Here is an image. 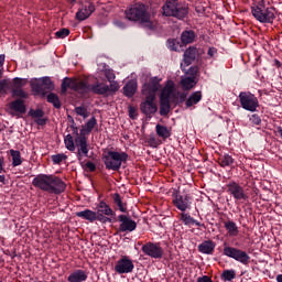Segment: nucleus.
I'll return each instance as SVG.
<instances>
[{"instance_id": "54", "label": "nucleus", "mask_w": 282, "mask_h": 282, "mask_svg": "<svg viewBox=\"0 0 282 282\" xmlns=\"http://www.w3.org/2000/svg\"><path fill=\"white\" fill-rule=\"evenodd\" d=\"M6 63V55H0V77L3 76V64Z\"/></svg>"}, {"instance_id": "4", "label": "nucleus", "mask_w": 282, "mask_h": 282, "mask_svg": "<svg viewBox=\"0 0 282 282\" xmlns=\"http://www.w3.org/2000/svg\"><path fill=\"white\" fill-rule=\"evenodd\" d=\"M252 15L260 23H274L276 19V9L270 6V2L260 0L256 6L251 7Z\"/></svg>"}, {"instance_id": "55", "label": "nucleus", "mask_w": 282, "mask_h": 282, "mask_svg": "<svg viewBox=\"0 0 282 282\" xmlns=\"http://www.w3.org/2000/svg\"><path fill=\"white\" fill-rule=\"evenodd\" d=\"M35 122L39 127H45V124H47V119L41 117L39 119H35Z\"/></svg>"}, {"instance_id": "16", "label": "nucleus", "mask_w": 282, "mask_h": 282, "mask_svg": "<svg viewBox=\"0 0 282 282\" xmlns=\"http://www.w3.org/2000/svg\"><path fill=\"white\" fill-rule=\"evenodd\" d=\"M66 188L67 184H65L63 178L51 175L47 193H52L53 195H61V193H65Z\"/></svg>"}, {"instance_id": "25", "label": "nucleus", "mask_w": 282, "mask_h": 282, "mask_svg": "<svg viewBox=\"0 0 282 282\" xmlns=\"http://www.w3.org/2000/svg\"><path fill=\"white\" fill-rule=\"evenodd\" d=\"M67 281L68 282H85V281H87V272L83 271L80 269H77L68 275Z\"/></svg>"}, {"instance_id": "2", "label": "nucleus", "mask_w": 282, "mask_h": 282, "mask_svg": "<svg viewBox=\"0 0 282 282\" xmlns=\"http://www.w3.org/2000/svg\"><path fill=\"white\" fill-rule=\"evenodd\" d=\"M124 17L132 23H139L141 28L153 30V21H151V12H149V6L142 2L130 4L124 11Z\"/></svg>"}, {"instance_id": "18", "label": "nucleus", "mask_w": 282, "mask_h": 282, "mask_svg": "<svg viewBox=\"0 0 282 282\" xmlns=\"http://www.w3.org/2000/svg\"><path fill=\"white\" fill-rule=\"evenodd\" d=\"M133 268H135V265H133V261L127 256L121 257L115 265V270L119 274H129L130 272H133Z\"/></svg>"}, {"instance_id": "61", "label": "nucleus", "mask_w": 282, "mask_h": 282, "mask_svg": "<svg viewBox=\"0 0 282 282\" xmlns=\"http://www.w3.org/2000/svg\"><path fill=\"white\" fill-rule=\"evenodd\" d=\"M116 25H117L118 28H121V30H124V29L127 28V24H124V22H122V21H117V22H116Z\"/></svg>"}, {"instance_id": "42", "label": "nucleus", "mask_w": 282, "mask_h": 282, "mask_svg": "<svg viewBox=\"0 0 282 282\" xmlns=\"http://www.w3.org/2000/svg\"><path fill=\"white\" fill-rule=\"evenodd\" d=\"M223 281H232L237 279V272L235 270H225L221 273Z\"/></svg>"}, {"instance_id": "51", "label": "nucleus", "mask_w": 282, "mask_h": 282, "mask_svg": "<svg viewBox=\"0 0 282 282\" xmlns=\"http://www.w3.org/2000/svg\"><path fill=\"white\" fill-rule=\"evenodd\" d=\"M128 111L129 118H131V120H135V118H138V110L135 109V107L129 106Z\"/></svg>"}, {"instance_id": "46", "label": "nucleus", "mask_w": 282, "mask_h": 282, "mask_svg": "<svg viewBox=\"0 0 282 282\" xmlns=\"http://www.w3.org/2000/svg\"><path fill=\"white\" fill-rule=\"evenodd\" d=\"M75 113H77V116H82V118H89V111H87L85 106L75 107Z\"/></svg>"}, {"instance_id": "50", "label": "nucleus", "mask_w": 282, "mask_h": 282, "mask_svg": "<svg viewBox=\"0 0 282 282\" xmlns=\"http://www.w3.org/2000/svg\"><path fill=\"white\" fill-rule=\"evenodd\" d=\"M105 76H106L108 83L116 80V73H113V69H106Z\"/></svg>"}, {"instance_id": "45", "label": "nucleus", "mask_w": 282, "mask_h": 282, "mask_svg": "<svg viewBox=\"0 0 282 282\" xmlns=\"http://www.w3.org/2000/svg\"><path fill=\"white\" fill-rule=\"evenodd\" d=\"M29 116H31V118H35L36 120H39V118H43V116H45V111H43V109L40 108H37L36 110L30 109Z\"/></svg>"}, {"instance_id": "26", "label": "nucleus", "mask_w": 282, "mask_h": 282, "mask_svg": "<svg viewBox=\"0 0 282 282\" xmlns=\"http://www.w3.org/2000/svg\"><path fill=\"white\" fill-rule=\"evenodd\" d=\"M135 91H138V83L134 80H130L123 86V96L127 98H133Z\"/></svg>"}, {"instance_id": "48", "label": "nucleus", "mask_w": 282, "mask_h": 282, "mask_svg": "<svg viewBox=\"0 0 282 282\" xmlns=\"http://www.w3.org/2000/svg\"><path fill=\"white\" fill-rule=\"evenodd\" d=\"M167 47L172 52H177V47H180V42L176 40H167Z\"/></svg>"}, {"instance_id": "10", "label": "nucleus", "mask_w": 282, "mask_h": 282, "mask_svg": "<svg viewBox=\"0 0 282 282\" xmlns=\"http://www.w3.org/2000/svg\"><path fill=\"white\" fill-rule=\"evenodd\" d=\"M223 253L225 257H229V259H235V261L242 263V265H248V263H250V256L241 249L225 246Z\"/></svg>"}, {"instance_id": "3", "label": "nucleus", "mask_w": 282, "mask_h": 282, "mask_svg": "<svg viewBox=\"0 0 282 282\" xmlns=\"http://www.w3.org/2000/svg\"><path fill=\"white\" fill-rule=\"evenodd\" d=\"M161 14L184 21L188 17V4H184L180 0H166L161 8Z\"/></svg>"}, {"instance_id": "41", "label": "nucleus", "mask_w": 282, "mask_h": 282, "mask_svg": "<svg viewBox=\"0 0 282 282\" xmlns=\"http://www.w3.org/2000/svg\"><path fill=\"white\" fill-rule=\"evenodd\" d=\"M218 160L220 166L223 167L232 166V164H235V159H232L230 154L220 155Z\"/></svg>"}, {"instance_id": "32", "label": "nucleus", "mask_w": 282, "mask_h": 282, "mask_svg": "<svg viewBox=\"0 0 282 282\" xmlns=\"http://www.w3.org/2000/svg\"><path fill=\"white\" fill-rule=\"evenodd\" d=\"M181 220L183 221V224L185 226H191V225H195L198 226L199 228H206V225L197 221L195 218H193L191 215L188 214H182L181 215Z\"/></svg>"}, {"instance_id": "53", "label": "nucleus", "mask_w": 282, "mask_h": 282, "mask_svg": "<svg viewBox=\"0 0 282 282\" xmlns=\"http://www.w3.org/2000/svg\"><path fill=\"white\" fill-rule=\"evenodd\" d=\"M250 122H251V124L259 126V124H261V117L259 115L254 113L250 117Z\"/></svg>"}, {"instance_id": "8", "label": "nucleus", "mask_w": 282, "mask_h": 282, "mask_svg": "<svg viewBox=\"0 0 282 282\" xmlns=\"http://www.w3.org/2000/svg\"><path fill=\"white\" fill-rule=\"evenodd\" d=\"M240 107L246 111L254 112L259 109V98L250 91H241L238 96Z\"/></svg>"}, {"instance_id": "20", "label": "nucleus", "mask_w": 282, "mask_h": 282, "mask_svg": "<svg viewBox=\"0 0 282 282\" xmlns=\"http://www.w3.org/2000/svg\"><path fill=\"white\" fill-rule=\"evenodd\" d=\"M96 12V6H94V2H85L82 6V9L77 11L76 19L78 21H86V19H89L91 14Z\"/></svg>"}, {"instance_id": "58", "label": "nucleus", "mask_w": 282, "mask_h": 282, "mask_svg": "<svg viewBox=\"0 0 282 282\" xmlns=\"http://www.w3.org/2000/svg\"><path fill=\"white\" fill-rule=\"evenodd\" d=\"M197 282H213V279L208 275L197 278Z\"/></svg>"}, {"instance_id": "57", "label": "nucleus", "mask_w": 282, "mask_h": 282, "mask_svg": "<svg viewBox=\"0 0 282 282\" xmlns=\"http://www.w3.org/2000/svg\"><path fill=\"white\" fill-rule=\"evenodd\" d=\"M70 129L73 131V135H76V138H80V135H78V127H76V124L74 123V119H73V124L70 126Z\"/></svg>"}, {"instance_id": "43", "label": "nucleus", "mask_w": 282, "mask_h": 282, "mask_svg": "<svg viewBox=\"0 0 282 282\" xmlns=\"http://www.w3.org/2000/svg\"><path fill=\"white\" fill-rule=\"evenodd\" d=\"M64 144L68 151H76V144L74 143V137H72V134L65 137Z\"/></svg>"}, {"instance_id": "33", "label": "nucleus", "mask_w": 282, "mask_h": 282, "mask_svg": "<svg viewBox=\"0 0 282 282\" xmlns=\"http://www.w3.org/2000/svg\"><path fill=\"white\" fill-rule=\"evenodd\" d=\"M159 113L160 116L166 117L171 113V100L159 99Z\"/></svg>"}, {"instance_id": "14", "label": "nucleus", "mask_w": 282, "mask_h": 282, "mask_svg": "<svg viewBox=\"0 0 282 282\" xmlns=\"http://www.w3.org/2000/svg\"><path fill=\"white\" fill-rule=\"evenodd\" d=\"M141 251L147 257H151V259H162V257H164V249L160 243L155 242H147L141 247Z\"/></svg>"}, {"instance_id": "44", "label": "nucleus", "mask_w": 282, "mask_h": 282, "mask_svg": "<svg viewBox=\"0 0 282 282\" xmlns=\"http://www.w3.org/2000/svg\"><path fill=\"white\" fill-rule=\"evenodd\" d=\"M26 84H28V80H25L21 77H14L13 84H12V89H23V87H25Z\"/></svg>"}, {"instance_id": "28", "label": "nucleus", "mask_w": 282, "mask_h": 282, "mask_svg": "<svg viewBox=\"0 0 282 282\" xmlns=\"http://www.w3.org/2000/svg\"><path fill=\"white\" fill-rule=\"evenodd\" d=\"M96 124H98V120L96 117H91L80 129V135H89V133L94 131V127H96Z\"/></svg>"}, {"instance_id": "11", "label": "nucleus", "mask_w": 282, "mask_h": 282, "mask_svg": "<svg viewBox=\"0 0 282 282\" xmlns=\"http://www.w3.org/2000/svg\"><path fill=\"white\" fill-rule=\"evenodd\" d=\"M66 88L73 89V91H77V94H90V84L87 80H74L69 77L63 79Z\"/></svg>"}, {"instance_id": "47", "label": "nucleus", "mask_w": 282, "mask_h": 282, "mask_svg": "<svg viewBox=\"0 0 282 282\" xmlns=\"http://www.w3.org/2000/svg\"><path fill=\"white\" fill-rule=\"evenodd\" d=\"M51 160L54 164H61L63 160H67V155H65L64 153L54 154L51 156Z\"/></svg>"}, {"instance_id": "37", "label": "nucleus", "mask_w": 282, "mask_h": 282, "mask_svg": "<svg viewBox=\"0 0 282 282\" xmlns=\"http://www.w3.org/2000/svg\"><path fill=\"white\" fill-rule=\"evenodd\" d=\"M46 102H50V105H53L55 109H61L63 107V104H61V98H58V95L55 93H48L46 96Z\"/></svg>"}, {"instance_id": "36", "label": "nucleus", "mask_w": 282, "mask_h": 282, "mask_svg": "<svg viewBox=\"0 0 282 282\" xmlns=\"http://www.w3.org/2000/svg\"><path fill=\"white\" fill-rule=\"evenodd\" d=\"M225 229L227 230L229 237H237L239 235V227L232 220L225 223Z\"/></svg>"}, {"instance_id": "21", "label": "nucleus", "mask_w": 282, "mask_h": 282, "mask_svg": "<svg viewBox=\"0 0 282 282\" xmlns=\"http://www.w3.org/2000/svg\"><path fill=\"white\" fill-rule=\"evenodd\" d=\"M52 175H47V174H39L36 175L33 181H32V185L35 188H40V191H44L45 193H47L48 188H50V180H51Z\"/></svg>"}, {"instance_id": "9", "label": "nucleus", "mask_w": 282, "mask_h": 282, "mask_svg": "<svg viewBox=\"0 0 282 282\" xmlns=\"http://www.w3.org/2000/svg\"><path fill=\"white\" fill-rule=\"evenodd\" d=\"M172 203L177 210L181 213H186L191 208V196L186 193H182L178 189H173L172 192Z\"/></svg>"}, {"instance_id": "56", "label": "nucleus", "mask_w": 282, "mask_h": 282, "mask_svg": "<svg viewBox=\"0 0 282 282\" xmlns=\"http://www.w3.org/2000/svg\"><path fill=\"white\" fill-rule=\"evenodd\" d=\"M86 169H88V171H90V173H94V171H96V164L91 161H88L86 163Z\"/></svg>"}, {"instance_id": "60", "label": "nucleus", "mask_w": 282, "mask_h": 282, "mask_svg": "<svg viewBox=\"0 0 282 282\" xmlns=\"http://www.w3.org/2000/svg\"><path fill=\"white\" fill-rule=\"evenodd\" d=\"M149 144L150 147H156L158 141L155 140V137H150Z\"/></svg>"}, {"instance_id": "40", "label": "nucleus", "mask_w": 282, "mask_h": 282, "mask_svg": "<svg viewBox=\"0 0 282 282\" xmlns=\"http://www.w3.org/2000/svg\"><path fill=\"white\" fill-rule=\"evenodd\" d=\"M10 90H12V80L2 79L0 80V94L6 96Z\"/></svg>"}, {"instance_id": "1", "label": "nucleus", "mask_w": 282, "mask_h": 282, "mask_svg": "<svg viewBox=\"0 0 282 282\" xmlns=\"http://www.w3.org/2000/svg\"><path fill=\"white\" fill-rule=\"evenodd\" d=\"M162 79L158 77H151L148 83L143 84L141 94L145 97V100L140 104V111L147 118H153L158 113V104H155V95L162 87L160 82Z\"/></svg>"}, {"instance_id": "22", "label": "nucleus", "mask_w": 282, "mask_h": 282, "mask_svg": "<svg viewBox=\"0 0 282 282\" xmlns=\"http://www.w3.org/2000/svg\"><path fill=\"white\" fill-rule=\"evenodd\" d=\"M198 54H199V51H197V47L195 46H189L187 50H185L183 55V61L185 63V66L188 67V65H193Z\"/></svg>"}, {"instance_id": "34", "label": "nucleus", "mask_w": 282, "mask_h": 282, "mask_svg": "<svg viewBox=\"0 0 282 282\" xmlns=\"http://www.w3.org/2000/svg\"><path fill=\"white\" fill-rule=\"evenodd\" d=\"M11 97L15 98V100H28L30 98V94H28V91H24L23 88H12Z\"/></svg>"}, {"instance_id": "29", "label": "nucleus", "mask_w": 282, "mask_h": 282, "mask_svg": "<svg viewBox=\"0 0 282 282\" xmlns=\"http://www.w3.org/2000/svg\"><path fill=\"white\" fill-rule=\"evenodd\" d=\"M155 131L156 135H159V138H162V140H169V138H171L172 135L171 128L160 123L155 126Z\"/></svg>"}, {"instance_id": "12", "label": "nucleus", "mask_w": 282, "mask_h": 282, "mask_svg": "<svg viewBox=\"0 0 282 282\" xmlns=\"http://www.w3.org/2000/svg\"><path fill=\"white\" fill-rule=\"evenodd\" d=\"M76 217H79L80 219H85L90 224H94V221H100V224H111L112 221L110 217L98 215L96 212L91 209L77 212Z\"/></svg>"}, {"instance_id": "5", "label": "nucleus", "mask_w": 282, "mask_h": 282, "mask_svg": "<svg viewBox=\"0 0 282 282\" xmlns=\"http://www.w3.org/2000/svg\"><path fill=\"white\" fill-rule=\"evenodd\" d=\"M101 160L108 171H120L122 164L129 160L127 152L108 151L101 156Z\"/></svg>"}, {"instance_id": "63", "label": "nucleus", "mask_w": 282, "mask_h": 282, "mask_svg": "<svg viewBox=\"0 0 282 282\" xmlns=\"http://www.w3.org/2000/svg\"><path fill=\"white\" fill-rule=\"evenodd\" d=\"M274 65L275 67L280 68L282 64L279 59H274Z\"/></svg>"}, {"instance_id": "31", "label": "nucleus", "mask_w": 282, "mask_h": 282, "mask_svg": "<svg viewBox=\"0 0 282 282\" xmlns=\"http://www.w3.org/2000/svg\"><path fill=\"white\" fill-rule=\"evenodd\" d=\"M197 85V77H185L181 79V87L183 91H188Z\"/></svg>"}, {"instance_id": "23", "label": "nucleus", "mask_w": 282, "mask_h": 282, "mask_svg": "<svg viewBox=\"0 0 282 282\" xmlns=\"http://www.w3.org/2000/svg\"><path fill=\"white\" fill-rule=\"evenodd\" d=\"M97 215H100L101 217H113L116 215V212L111 209V207L106 204L105 200H100L97 205Z\"/></svg>"}, {"instance_id": "19", "label": "nucleus", "mask_w": 282, "mask_h": 282, "mask_svg": "<svg viewBox=\"0 0 282 282\" xmlns=\"http://www.w3.org/2000/svg\"><path fill=\"white\" fill-rule=\"evenodd\" d=\"M118 219L121 223L119 225L120 232H133L138 228V224L127 215H119Z\"/></svg>"}, {"instance_id": "59", "label": "nucleus", "mask_w": 282, "mask_h": 282, "mask_svg": "<svg viewBox=\"0 0 282 282\" xmlns=\"http://www.w3.org/2000/svg\"><path fill=\"white\" fill-rule=\"evenodd\" d=\"M207 54H208L209 58H213L215 56V54H217V48L216 47H209Z\"/></svg>"}, {"instance_id": "15", "label": "nucleus", "mask_w": 282, "mask_h": 282, "mask_svg": "<svg viewBox=\"0 0 282 282\" xmlns=\"http://www.w3.org/2000/svg\"><path fill=\"white\" fill-rule=\"evenodd\" d=\"M8 109L9 115L15 116L17 118H21V116H25V113H28V106L23 99H14L13 101L9 102Z\"/></svg>"}, {"instance_id": "49", "label": "nucleus", "mask_w": 282, "mask_h": 282, "mask_svg": "<svg viewBox=\"0 0 282 282\" xmlns=\"http://www.w3.org/2000/svg\"><path fill=\"white\" fill-rule=\"evenodd\" d=\"M56 39H65V36H69V29H61L55 33Z\"/></svg>"}, {"instance_id": "6", "label": "nucleus", "mask_w": 282, "mask_h": 282, "mask_svg": "<svg viewBox=\"0 0 282 282\" xmlns=\"http://www.w3.org/2000/svg\"><path fill=\"white\" fill-rule=\"evenodd\" d=\"M31 89L34 91L35 96H42L45 98L47 94H52L55 89L54 82L50 77H42L39 82H33L31 84Z\"/></svg>"}, {"instance_id": "27", "label": "nucleus", "mask_w": 282, "mask_h": 282, "mask_svg": "<svg viewBox=\"0 0 282 282\" xmlns=\"http://www.w3.org/2000/svg\"><path fill=\"white\" fill-rule=\"evenodd\" d=\"M198 252L202 254H213L215 252V242L213 240H205L198 246Z\"/></svg>"}, {"instance_id": "39", "label": "nucleus", "mask_w": 282, "mask_h": 282, "mask_svg": "<svg viewBox=\"0 0 282 282\" xmlns=\"http://www.w3.org/2000/svg\"><path fill=\"white\" fill-rule=\"evenodd\" d=\"M9 153L12 158V166H21L23 164L21 152L19 150H10Z\"/></svg>"}, {"instance_id": "52", "label": "nucleus", "mask_w": 282, "mask_h": 282, "mask_svg": "<svg viewBox=\"0 0 282 282\" xmlns=\"http://www.w3.org/2000/svg\"><path fill=\"white\" fill-rule=\"evenodd\" d=\"M189 78H197V74H199V67L197 66H192L188 69Z\"/></svg>"}, {"instance_id": "64", "label": "nucleus", "mask_w": 282, "mask_h": 282, "mask_svg": "<svg viewBox=\"0 0 282 282\" xmlns=\"http://www.w3.org/2000/svg\"><path fill=\"white\" fill-rule=\"evenodd\" d=\"M276 282H282V274L276 275Z\"/></svg>"}, {"instance_id": "17", "label": "nucleus", "mask_w": 282, "mask_h": 282, "mask_svg": "<svg viewBox=\"0 0 282 282\" xmlns=\"http://www.w3.org/2000/svg\"><path fill=\"white\" fill-rule=\"evenodd\" d=\"M75 144L77 147V160L80 162L83 158H88L89 144L87 143V137L79 134V137L75 139Z\"/></svg>"}, {"instance_id": "35", "label": "nucleus", "mask_w": 282, "mask_h": 282, "mask_svg": "<svg viewBox=\"0 0 282 282\" xmlns=\"http://www.w3.org/2000/svg\"><path fill=\"white\" fill-rule=\"evenodd\" d=\"M202 97L203 96L200 90L194 91L192 95H189V97L185 101L187 109L193 107L194 105H197L202 100Z\"/></svg>"}, {"instance_id": "38", "label": "nucleus", "mask_w": 282, "mask_h": 282, "mask_svg": "<svg viewBox=\"0 0 282 282\" xmlns=\"http://www.w3.org/2000/svg\"><path fill=\"white\" fill-rule=\"evenodd\" d=\"M112 199L120 213H127V203L122 202V197L118 193L112 194Z\"/></svg>"}, {"instance_id": "62", "label": "nucleus", "mask_w": 282, "mask_h": 282, "mask_svg": "<svg viewBox=\"0 0 282 282\" xmlns=\"http://www.w3.org/2000/svg\"><path fill=\"white\" fill-rule=\"evenodd\" d=\"M67 86H65V82H62V94H67Z\"/></svg>"}, {"instance_id": "24", "label": "nucleus", "mask_w": 282, "mask_h": 282, "mask_svg": "<svg viewBox=\"0 0 282 282\" xmlns=\"http://www.w3.org/2000/svg\"><path fill=\"white\" fill-rule=\"evenodd\" d=\"M175 90V84L173 82H167L166 85L162 88L159 100H171L173 91Z\"/></svg>"}, {"instance_id": "7", "label": "nucleus", "mask_w": 282, "mask_h": 282, "mask_svg": "<svg viewBox=\"0 0 282 282\" xmlns=\"http://www.w3.org/2000/svg\"><path fill=\"white\" fill-rule=\"evenodd\" d=\"M110 85L105 83L96 82L95 84H90V94H96L97 96H107V94H116L118 89H120V84L118 82L112 80L109 82Z\"/></svg>"}, {"instance_id": "30", "label": "nucleus", "mask_w": 282, "mask_h": 282, "mask_svg": "<svg viewBox=\"0 0 282 282\" xmlns=\"http://www.w3.org/2000/svg\"><path fill=\"white\" fill-rule=\"evenodd\" d=\"M196 36L197 35L195 34V31L186 30V31H183L181 34V41L183 45H188L195 41Z\"/></svg>"}, {"instance_id": "13", "label": "nucleus", "mask_w": 282, "mask_h": 282, "mask_svg": "<svg viewBox=\"0 0 282 282\" xmlns=\"http://www.w3.org/2000/svg\"><path fill=\"white\" fill-rule=\"evenodd\" d=\"M227 193H229V195H231L236 202H248L249 199V196L246 194L243 187L235 181L227 184Z\"/></svg>"}]
</instances>
